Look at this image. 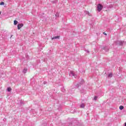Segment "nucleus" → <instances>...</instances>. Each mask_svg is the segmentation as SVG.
<instances>
[{
  "label": "nucleus",
  "instance_id": "nucleus-1",
  "mask_svg": "<svg viewBox=\"0 0 126 126\" xmlns=\"http://www.w3.org/2000/svg\"><path fill=\"white\" fill-rule=\"evenodd\" d=\"M103 9V6L101 5V4H98L97 5V10L100 12L101 10Z\"/></svg>",
  "mask_w": 126,
  "mask_h": 126
},
{
  "label": "nucleus",
  "instance_id": "nucleus-2",
  "mask_svg": "<svg viewBox=\"0 0 126 126\" xmlns=\"http://www.w3.org/2000/svg\"><path fill=\"white\" fill-rule=\"evenodd\" d=\"M70 76H73V77H74V78H75V77H76V75L75 74H74V72L73 71H71L70 72V74H69Z\"/></svg>",
  "mask_w": 126,
  "mask_h": 126
},
{
  "label": "nucleus",
  "instance_id": "nucleus-3",
  "mask_svg": "<svg viewBox=\"0 0 126 126\" xmlns=\"http://www.w3.org/2000/svg\"><path fill=\"white\" fill-rule=\"evenodd\" d=\"M24 26V25H23V24L22 23L18 24L17 26L18 30H20V29H21V28L23 27Z\"/></svg>",
  "mask_w": 126,
  "mask_h": 126
},
{
  "label": "nucleus",
  "instance_id": "nucleus-4",
  "mask_svg": "<svg viewBox=\"0 0 126 126\" xmlns=\"http://www.w3.org/2000/svg\"><path fill=\"white\" fill-rule=\"evenodd\" d=\"M60 36H54L51 38V40H54L55 39H60Z\"/></svg>",
  "mask_w": 126,
  "mask_h": 126
},
{
  "label": "nucleus",
  "instance_id": "nucleus-5",
  "mask_svg": "<svg viewBox=\"0 0 126 126\" xmlns=\"http://www.w3.org/2000/svg\"><path fill=\"white\" fill-rule=\"evenodd\" d=\"M18 23V22L16 20L14 21V25H16Z\"/></svg>",
  "mask_w": 126,
  "mask_h": 126
},
{
  "label": "nucleus",
  "instance_id": "nucleus-6",
  "mask_svg": "<svg viewBox=\"0 0 126 126\" xmlns=\"http://www.w3.org/2000/svg\"><path fill=\"white\" fill-rule=\"evenodd\" d=\"M119 109H120V110H123V109H124V106L121 105V106L119 107Z\"/></svg>",
  "mask_w": 126,
  "mask_h": 126
},
{
  "label": "nucleus",
  "instance_id": "nucleus-7",
  "mask_svg": "<svg viewBox=\"0 0 126 126\" xmlns=\"http://www.w3.org/2000/svg\"><path fill=\"white\" fill-rule=\"evenodd\" d=\"M112 76H113V74L112 73H110L108 75V77H109V78H111L112 77Z\"/></svg>",
  "mask_w": 126,
  "mask_h": 126
},
{
  "label": "nucleus",
  "instance_id": "nucleus-8",
  "mask_svg": "<svg viewBox=\"0 0 126 126\" xmlns=\"http://www.w3.org/2000/svg\"><path fill=\"white\" fill-rule=\"evenodd\" d=\"M27 71V68L24 69L23 72H24V73H26Z\"/></svg>",
  "mask_w": 126,
  "mask_h": 126
},
{
  "label": "nucleus",
  "instance_id": "nucleus-9",
  "mask_svg": "<svg viewBox=\"0 0 126 126\" xmlns=\"http://www.w3.org/2000/svg\"><path fill=\"white\" fill-rule=\"evenodd\" d=\"M81 108H84L85 107V105H84V104H82L80 105Z\"/></svg>",
  "mask_w": 126,
  "mask_h": 126
},
{
  "label": "nucleus",
  "instance_id": "nucleus-10",
  "mask_svg": "<svg viewBox=\"0 0 126 126\" xmlns=\"http://www.w3.org/2000/svg\"><path fill=\"white\" fill-rule=\"evenodd\" d=\"M7 91L8 92H10V91H11V89L10 88H7Z\"/></svg>",
  "mask_w": 126,
  "mask_h": 126
},
{
  "label": "nucleus",
  "instance_id": "nucleus-11",
  "mask_svg": "<svg viewBox=\"0 0 126 126\" xmlns=\"http://www.w3.org/2000/svg\"><path fill=\"white\" fill-rule=\"evenodd\" d=\"M0 5H4V2H0Z\"/></svg>",
  "mask_w": 126,
  "mask_h": 126
},
{
  "label": "nucleus",
  "instance_id": "nucleus-12",
  "mask_svg": "<svg viewBox=\"0 0 126 126\" xmlns=\"http://www.w3.org/2000/svg\"><path fill=\"white\" fill-rule=\"evenodd\" d=\"M94 100H97V96H94Z\"/></svg>",
  "mask_w": 126,
  "mask_h": 126
},
{
  "label": "nucleus",
  "instance_id": "nucleus-13",
  "mask_svg": "<svg viewBox=\"0 0 126 126\" xmlns=\"http://www.w3.org/2000/svg\"><path fill=\"white\" fill-rule=\"evenodd\" d=\"M104 35H107V33H106L105 32H103Z\"/></svg>",
  "mask_w": 126,
  "mask_h": 126
},
{
  "label": "nucleus",
  "instance_id": "nucleus-14",
  "mask_svg": "<svg viewBox=\"0 0 126 126\" xmlns=\"http://www.w3.org/2000/svg\"><path fill=\"white\" fill-rule=\"evenodd\" d=\"M125 126H126V123H125Z\"/></svg>",
  "mask_w": 126,
  "mask_h": 126
},
{
  "label": "nucleus",
  "instance_id": "nucleus-15",
  "mask_svg": "<svg viewBox=\"0 0 126 126\" xmlns=\"http://www.w3.org/2000/svg\"><path fill=\"white\" fill-rule=\"evenodd\" d=\"M0 13H1L0 12Z\"/></svg>",
  "mask_w": 126,
  "mask_h": 126
}]
</instances>
